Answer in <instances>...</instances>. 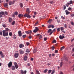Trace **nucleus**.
<instances>
[{"mask_svg": "<svg viewBox=\"0 0 74 74\" xmlns=\"http://www.w3.org/2000/svg\"><path fill=\"white\" fill-rule=\"evenodd\" d=\"M26 14H25L24 15V17L27 18H31V16L29 15V13L30 12V9L29 8H27L26 11Z\"/></svg>", "mask_w": 74, "mask_h": 74, "instance_id": "1", "label": "nucleus"}, {"mask_svg": "<svg viewBox=\"0 0 74 74\" xmlns=\"http://www.w3.org/2000/svg\"><path fill=\"white\" fill-rule=\"evenodd\" d=\"M12 2L11 1H10L9 3V4L10 5H11V4H12Z\"/></svg>", "mask_w": 74, "mask_h": 74, "instance_id": "31", "label": "nucleus"}, {"mask_svg": "<svg viewBox=\"0 0 74 74\" xmlns=\"http://www.w3.org/2000/svg\"><path fill=\"white\" fill-rule=\"evenodd\" d=\"M63 49H64V46H63V47H61L60 50H61V51H62V50H63Z\"/></svg>", "mask_w": 74, "mask_h": 74, "instance_id": "29", "label": "nucleus"}, {"mask_svg": "<svg viewBox=\"0 0 74 74\" xmlns=\"http://www.w3.org/2000/svg\"><path fill=\"white\" fill-rule=\"evenodd\" d=\"M57 22H58V23H59V22H60V20H59L58 19L57 20Z\"/></svg>", "mask_w": 74, "mask_h": 74, "instance_id": "61", "label": "nucleus"}, {"mask_svg": "<svg viewBox=\"0 0 74 74\" xmlns=\"http://www.w3.org/2000/svg\"><path fill=\"white\" fill-rule=\"evenodd\" d=\"M56 40H53V43H56Z\"/></svg>", "mask_w": 74, "mask_h": 74, "instance_id": "49", "label": "nucleus"}, {"mask_svg": "<svg viewBox=\"0 0 74 74\" xmlns=\"http://www.w3.org/2000/svg\"><path fill=\"white\" fill-rule=\"evenodd\" d=\"M64 27L65 28H67V25L66 24H64Z\"/></svg>", "mask_w": 74, "mask_h": 74, "instance_id": "45", "label": "nucleus"}, {"mask_svg": "<svg viewBox=\"0 0 74 74\" xmlns=\"http://www.w3.org/2000/svg\"><path fill=\"white\" fill-rule=\"evenodd\" d=\"M0 14H1L2 15H5V14H4V12H0Z\"/></svg>", "mask_w": 74, "mask_h": 74, "instance_id": "15", "label": "nucleus"}, {"mask_svg": "<svg viewBox=\"0 0 74 74\" xmlns=\"http://www.w3.org/2000/svg\"><path fill=\"white\" fill-rule=\"evenodd\" d=\"M27 65L28 66H30V63H28L27 64Z\"/></svg>", "mask_w": 74, "mask_h": 74, "instance_id": "56", "label": "nucleus"}, {"mask_svg": "<svg viewBox=\"0 0 74 74\" xmlns=\"http://www.w3.org/2000/svg\"><path fill=\"white\" fill-rule=\"evenodd\" d=\"M8 6V3H5L4 5V7H7V6Z\"/></svg>", "mask_w": 74, "mask_h": 74, "instance_id": "13", "label": "nucleus"}, {"mask_svg": "<svg viewBox=\"0 0 74 74\" xmlns=\"http://www.w3.org/2000/svg\"><path fill=\"white\" fill-rule=\"evenodd\" d=\"M12 18H10L9 19V22H12Z\"/></svg>", "mask_w": 74, "mask_h": 74, "instance_id": "22", "label": "nucleus"}, {"mask_svg": "<svg viewBox=\"0 0 74 74\" xmlns=\"http://www.w3.org/2000/svg\"><path fill=\"white\" fill-rule=\"evenodd\" d=\"M66 8V5L64 6V10H65Z\"/></svg>", "mask_w": 74, "mask_h": 74, "instance_id": "50", "label": "nucleus"}, {"mask_svg": "<svg viewBox=\"0 0 74 74\" xmlns=\"http://www.w3.org/2000/svg\"><path fill=\"white\" fill-rule=\"evenodd\" d=\"M50 4H53V1H50Z\"/></svg>", "mask_w": 74, "mask_h": 74, "instance_id": "40", "label": "nucleus"}, {"mask_svg": "<svg viewBox=\"0 0 74 74\" xmlns=\"http://www.w3.org/2000/svg\"><path fill=\"white\" fill-rule=\"evenodd\" d=\"M33 52L34 53H36V52H37V48L35 49L33 51Z\"/></svg>", "mask_w": 74, "mask_h": 74, "instance_id": "16", "label": "nucleus"}, {"mask_svg": "<svg viewBox=\"0 0 74 74\" xmlns=\"http://www.w3.org/2000/svg\"><path fill=\"white\" fill-rule=\"evenodd\" d=\"M51 27L53 29L55 27V26H54V25H51Z\"/></svg>", "mask_w": 74, "mask_h": 74, "instance_id": "52", "label": "nucleus"}, {"mask_svg": "<svg viewBox=\"0 0 74 74\" xmlns=\"http://www.w3.org/2000/svg\"><path fill=\"white\" fill-rule=\"evenodd\" d=\"M52 21V19H49L48 21V23H50Z\"/></svg>", "mask_w": 74, "mask_h": 74, "instance_id": "17", "label": "nucleus"}, {"mask_svg": "<svg viewBox=\"0 0 74 74\" xmlns=\"http://www.w3.org/2000/svg\"><path fill=\"white\" fill-rule=\"evenodd\" d=\"M72 10V9H71V8L69 7L68 8V10H69V11L70 10Z\"/></svg>", "mask_w": 74, "mask_h": 74, "instance_id": "44", "label": "nucleus"}, {"mask_svg": "<svg viewBox=\"0 0 74 74\" xmlns=\"http://www.w3.org/2000/svg\"><path fill=\"white\" fill-rule=\"evenodd\" d=\"M26 44H27V46H28V45H29L30 44V43L29 42H27L26 43Z\"/></svg>", "mask_w": 74, "mask_h": 74, "instance_id": "43", "label": "nucleus"}, {"mask_svg": "<svg viewBox=\"0 0 74 74\" xmlns=\"http://www.w3.org/2000/svg\"><path fill=\"white\" fill-rule=\"evenodd\" d=\"M27 56H25L24 57V60H27Z\"/></svg>", "mask_w": 74, "mask_h": 74, "instance_id": "19", "label": "nucleus"}, {"mask_svg": "<svg viewBox=\"0 0 74 74\" xmlns=\"http://www.w3.org/2000/svg\"><path fill=\"white\" fill-rule=\"evenodd\" d=\"M19 56V53H16L14 54V57L15 58H17Z\"/></svg>", "mask_w": 74, "mask_h": 74, "instance_id": "5", "label": "nucleus"}, {"mask_svg": "<svg viewBox=\"0 0 74 74\" xmlns=\"http://www.w3.org/2000/svg\"><path fill=\"white\" fill-rule=\"evenodd\" d=\"M65 12L66 13V15H69V14H70V12L68 11V10H65Z\"/></svg>", "mask_w": 74, "mask_h": 74, "instance_id": "11", "label": "nucleus"}, {"mask_svg": "<svg viewBox=\"0 0 74 74\" xmlns=\"http://www.w3.org/2000/svg\"><path fill=\"white\" fill-rule=\"evenodd\" d=\"M21 74H25L24 73V71L23 70H21L20 71Z\"/></svg>", "mask_w": 74, "mask_h": 74, "instance_id": "18", "label": "nucleus"}, {"mask_svg": "<svg viewBox=\"0 0 74 74\" xmlns=\"http://www.w3.org/2000/svg\"><path fill=\"white\" fill-rule=\"evenodd\" d=\"M26 52H28V53H29L30 52V51H29V50L28 49H27V50H26Z\"/></svg>", "mask_w": 74, "mask_h": 74, "instance_id": "33", "label": "nucleus"}, {"mask_svg": "<svg viewBox=\"0 0 74 74\" xmlns=\"http://www.w3.org/2000/svg\"><path fill=\"white\" fill-rule=\"evenodd\" d=\"M61 18L63 19H65V18L63 17V16H61Z\"/></svg>", "mask_w": 74, "mask_h": 74, "instance_id": "48", "label": "nucleus"}, {"mask_svg": "<svg viewBox=\"0 0 74 74\" xmlns=\"http://www.w3.org/2000/svg\"><path fill=\"white\" fill-rule=\"evenodd\" d=\"M38 23V21H37V22L35 23V25H37Z\"/></svg>", "mask_w": 74, "mask_h": 74, "instance_id": "64", "label": "nucleus"}, {"mask_svg": "<svg viewBox=\"0 0 74 74\" xmlns=\"http://www.w3.org/2000/svg\"><path fill=\"white\" fill-rule=\"evenodd\" d=\"M23 38H25L26 37V35H24L22 36Z\"/></svg>", "mask_w": 74, "mask_h": 74, "instance_id": "30", "label": "nucleus"}, {"mask_svg": "<svg viewBox=\"0 0 74 74\" xmlns=\"http://www.w3.org/2000/svg\"><path fill=\"white\" fill-rule=\"evenodd\" d=\"M12 62H10L8 64L9 67H11L12 66Z\"/></svg>", "mask_w": 74, "mask_h": 74, "instance_id": "6", "label": "nucleus"}, {"mask_svg": "<svg viewBox=\"0 0 74 74\" xmlns=\"http://www.w3.org/2000/svg\"><path fill=\"white\" fill-rule=\"evenodd\" d=\"M57 31L58 32H60V28L59 27L57 29Z\"/></svg>", "mask_w": 74, "mask_h": 74, "instance_id": "47", "label": "nucleus"}, {"mask_svg": "<svg viewBox=\"0 0 74 74\" xmlns=\"http://www.w3.org/2000/svg\"><path fill=\"white\" fill-rule=\"evenodd\" d=\"M14 14L16 15H18V12H15Z\"/></svg>", "mask_w": 74, "mask_h": 74, "instance_id": "41", "label": "nucleus"}, {"mask_svg": "<svg viewBox=\"0 0 74 74\" xmlns=\"http://www.w3.org/2000/svg\"><path fill=\"white\" fill-rule=\"evenodd\" d=\"M22 16H23V15H22V14H19L18 15V16L19 18H20V17H22Z\"/></svg>", "mask_w": 74, "mask_h": 74, "instance_id": "25", "label": "nucleus"}, {"mask_svg": "<svg viewBox=\"0 0 74 74\" xmlns=\"http://www.w3.org/2000/svg\"><path fill=\"white\" fill-rule=\"evenodd\" d=\"M14 64L15 65V67L16 69H17L18 68V64L16 62H14Z\"/></svg>", "mask_w": 74, "mask_h": 74, "instance_id": "7", "label": "nucleus"}, {"mask_svg": "<svg viewBox=\"0 0 74 74\" xmlns=\"http://www.w3.org/2000/svg\"><path fill=\"white\" fill-rule=\"evenodd\" d=\"M19 47L20 48H23V47H24V45L22 44H20L19 45Z\"/></svg>", "mask_w": 74, "mask_h": 74, "instance_id": "10", "label": "nucleus"}, {"mask_svg": "<svg viewBox=\"0 0 74 74\" xmlns=\"http://www.w3.org/2000/svg\"><path fill=\"white\" fill-rule=\"evenodd\" d=\"M20 7H21V8H22V7H23V4L22 3H20Z\"/></svg>", "mask_w": 74, "mask_h": 74, "instance_id": "20", "label": "nucleus"}, {"mask_svg": "<svg viewBox=\"0 0 74 74\" xmlns=\"http://www.w3.org/2000/svg\"><path fill=\"white\" fill-rule=\"evenodd\" d=\"M44 41H47V38H45L44 39Z\"/></svg>", "mask_w": 74, "mask_h": 74, "instance_id": "51", "label": "nucleus"}, {"mask_svg": "<svg viewBox=\"0 0 74 74\" xmlns=\"http://www.w3.org/2000/svg\"><path fill=\"white\" fill-rule=\"evenodd\" d=\"M52 33H53V32L52 31L51 32H50V33L49 34V35H51V34H52Z\"/></svg>", "mask_w": 74, "mask_h": 74, "instance_id": "60", "label": "nucleus"}, {"mask_svg": "<svg viewBox=\"0 0 74 74\" xmlns=\"http://www.w3.org/2000/svg\"><path fill=\"white\" fill-rule=\"evenodd\" d=\"M26 73H27V71H24V74H26Z\"/></svg>", "mask_w": 74, "mask_h": 74, "instance_id": "63", "label": "nucleus"}, {"mask_svg": "<svg viewBox=\"0 0 74 74\" xmlns=\"http://www.w3.org/2000/svg\"><path fill=\"white\" fill-rule=\"evenodd\" d=\"M0 34L1 36H3L2 32L1 31V32H0Z\"/></svg>", "mask_w": 74, "mask_h": 74, "instance_id": "54", "label": "nucleus"}, {"mask_svg": "<svg viewBox=\"0 0 74 74\" xmlns=\"http://www.w3.org/2000/svg\"><path fill=\"white\" fill-rule=\"evenodd\" d=\"M25 33H26L27 34H29V32L28 31H25Z\"/></svg>", "mask_w": 74, "mask_h": 74, "instance_id": "36", "label": "nucleus"}, {"mask_svg": "<svg viewBox=\"0 0 74 74\" xmlns=\"http://www.w3.org/2000/svg\"><path fill=\"white\" fill-rule=\"evenodd\" d=\"M51 25H49L48 26V29H49V28H51Z\"/></svg>", "mask_w": 74, "mask_h": 74, "instance_id": "38", "label": "nucleus"}, {"mask_svg": "<svg viewBox=\"0 0 74 74\" xmlns=\"http://www.w3.org/2000/svg\"><path fill=\"white\" fill-rule=\"evenodd\" d=\"M19 52L20 54H23V53H24V51H23L22 50H20Z\"/></svg>", "mask_w": 74, "mask_h": 74, "instance_id": "12", "label": "nucleus"}, {"mask_svg": "<svg viewBox=\"0 0 74 74\" xmlns=\"http://www.w3.org/2000/svg\"><path fill=\"white\" fill-rule=\"evenodd\" d=\"M1 55V58H4V55L3 54Z\"/></svg>", "mask_w": 74, "mask_h": 74, "instance_id": "39", "label": "nucleus"}, {"mask_svg": "<svg viewBox=\"0 0 74 74\" xmlns=\"http://www.w3.org/2000/svg\"><path fill=\"white\" fill-rule=\"evenodd\" d=\"M14 3H15V1H13L12 3V4H14Z\"/></svg>", "mask_w": 74, "mask_h": 74, "instance_id": "57", "label": "nucleus"}, {"mask_svg": "<svg viewBox=\"0 0 74 74\" xmlns=\"http://www.w3.org/2000/svg\"><path fill=\"white\" fill-rule=\"evenodd\" d=\"M38 31V28L37 27H36L35 29L33 32L34 33H36Z\"/></svg>", "mask_w": 74, "mask_h": 74, "instance_id": "4", "label": "nucleus"}, {"mask_svg": "<svg viewBox=\"0 0 74 74\" xmlns=\"http://www.w3.org/2000/svg\"><path fill=\"white\" fill-rule=\"evenodd\" d=\"M54 48H55V47H54L53 46L52 47L51 49L52 51H53L54 50Z\"/></svg>", "mask_w": 74, "mask_h": 74, "instance_id": "34", "label": "nucleus"}, {"mask_svg": "<svg viewBox=\"0 0 74 74\" xmlns=\"http://www.w3.org/2000/svg\"><path fill=\"white\" fill-rule=\"evenodd\" d=\"M32 38V36H29V37H28V38L29 39H31V38Z\"/></svg>", "mask_w": 74, "mask_h": 74, "instance_id": "58", "label": "nucleus"}, {"mask_svg": "<svg viewBox=\"0 0 74 74\" xmlns=\"http://www.w3.org/2000/svg\"><path fill=\"white\" fill-rule=\"evenodd\" d=\"M9 35L10 36H12V33L11 32H10L9 33Z\"/></svg>", "mask_w": 74, "mask_h": 74, "instance_id": "26", "label": "nucleus"}, {"mask_svg": "<svg viewBox=\"0 0 74 74\" xmlns=\"http://www.w3.org/2000/svg\"><path fill=\"white\" fill-rule=\"evenodd\" d=\"M3 52H2V51H0V55H2Z\"/></svg>", "mask_w": 74, "mask_h": 74, "instance_id": "55", "label": "nucleus"}, {"mask_svg": "<svg viewBox=\"0 0 74 74\" xmlns=\"http://www.w3.org/2000/svg\"><path fill=\"white\" fill-rule=\"evenodd\" d=\"M63 65V62H61L60 63V67H62Z\"/></svg>", "mask_w": 74, "mask_h": 74, "instance_id": "37", "label": "nucleus"}, {"mask_svg": "<svg viewBox=\"0 0 74 74\" xmlns=\"http://www.w3.org/2000/svg\"><path fill=\"white\" fill-rule=\"evenodd\" d=\"M3 36L4 37L8 36V32H6L5 31H3Z\"/></svg>", "mask_w": 74, "mask_h": 74, "instance_id": "2", "label": "nucleus"}, {"mask_svg": "<svg viewBox=\"0 0 74 74\" xmlns=\"http://www.w3.org/2000/svg\"><path fill=\"white\" fill-rule=\"evenodd\" d=\"M28 32H29V33H32V30H29L28 31Z\"/></svg>", "mask_w": 74, "mask_h": 74, "instance_id": "53", "label": "nucleus"}, {"mask_svg": "<svg viewBox=\"0 0 74 74\" xmlns=\"http://www.w3.org/2000/svg\"><path fill=\"white\" fill-rule=\"evenodd\" d=\"M3 31H5L6 32H8V31H9V29L8 28H7L5 30H3Z\"/></svg>", "mask_w": 74, "mask_h": 74, "instance_id": "21", "label": "nucleus"}, {"mask_svg": "<svg viewBox=\"0 0 74 74\" xmlns=\"http://www.w3.org/2000/svg\"><path fill=\"white\" fill-rule=\"evenodd\" d=\"M51 31H52V29H49L48 30L47 32V33H50V32H51Z\"/></svg>", "mask_w": 74, "mask_h": 74, "instance_id": "24", "label": "nucleus"}, {"mask_svg": "<svg viewBox=\"0 0 74 74\" xmlns=\"http://www.w3.org/2000/svg\"><path fill=\"white\" fill-rule=\"evenodd\" d=\"M15 23V21H13L12 23V25H14Z\"/></svg>", "mask_w": 74, "mask_h": 74, "instance_id": "28", "label": "nucleus"}, {"mask_svg": "<svg viewBox=\"0 0 74 74\" xmlns=\"http://www.w3.org/2000/svg\"><path fill=\"white\" fill-rule=\"evenodd\" d=\"M59 38L61 40H62V39H63V38H64V36H61V35H60L59 36Z\"/></svg>", "mask_w": 74, "mask_h": 74, "instance_id": "9", "label": "nucleus"}, {"mask_svg": "<svg viewBox=\"0 0 74 74\" xmlns=\"http://www.w3.org/2000/svg\"><path fill=\"white\" fill-rule=\"evenodd\" d=\"M52 71V70H49L48 73V74H50L51 73V72Z\"/></svg>", "mask_w": 74, "mask_h": 74, "instance_id": "23", "label": "nucleus"}, {"mask_svg": "<svg viewBox=\"0 0 74 74\" xmlns=\"http://www.w3.org/2000/svg\"><path fill=\"white\" fill-rule=\"evenodd\" d=\"M18 33L19 37H21L22 36V32L21 31H19L18 32Z\"/></svg>", "mask_w": 74, "mask_h": 74, "instance_id": "8", "label": "nucleus"}, {"mask_svg": "<svg viewBox=\"0 0 74 74\" xmlns=\"http://www.w3.org/2000/svg\"><path fill=\"white\" fill-rule=\"evenodd\" d=\"M2 26L3 27H6V25H5V24H3Z\"/></svg>", "mask_w": 74, "mask_h": 74, "instance_id": "42", "label": "nucleus"}, {"mask_svg": "<svg viewBox=\"0 0 74 74\" xmlns=\"http://www.w3.org/2000/svg\"><path fill=\"white\" fill-rule=\"evenodd\" d=\"M5 14L6 15H8V12H5Z\"/></svg>", "mask_w": 74, "mask_h": 74, "instance_id": "46", "label": "nucleus"}, {"mask_svg": "<svg viewBox=\"0 0 74 74\" xmlns=\"http://www.w3.org/2000/svg\"><path fill=\"white\" fill-rule=\"evenodd\" d=\"M55 53H58V51L57 50H55Z\"/></svg>", "mask_w": 74, "mask_h": 74, "instance_id": "59", "label": "nucleus"}, {"mask_svg": "<svg viewBox=\"0 0 74 74\" xmlns=\"http://www.w3.org/2000/svg\"><path fill=\"white\" fill-rule=\"evenodd\" d=\"M60 30L61 31L63 30H64V27H60Z\"/></svg>", "mask_w": 74, "mask_h": 74, "instance_id": "27", "label": "nucleus"}, {"mask_svg": "<svg viewBox=\"0 0 74 74\" xmlns=\"http://www.w3.org/2000/svg\"><path fill=\"white\" fill-rule=\"evenodd\" d=\"M47 66H49L50 65V63H48L47 64Z\"/></svg>", "mask_w": 74, "mask_h": 74, "instance_id": "62", "label": "nucleus"}, {"mask_svg": "<svg viewBox=\"0 0 74 74\" xmlns=\"http://www.w3.org/2000/svg\"><path fill=\"white\" fill-rule=\"evenodd\" d=\"M73 3V1H69V3H67L66 4V6L68 7H69V5H70V4H71Z\"/></svg>", "mask_w": 74, "mask_h": 74, "instance_id": "3", "label": "nucleus"}, {"mask_svg": "<svg viewBox=\"0 0 74 74\" xmlns=\"http://www.w3.org/2000/svg\"><path fill=\"white\" fill-rule=\"evenodd\" d=\"M47 71H48V69H46L44 71V73H46Z\"/></svg>", "mask_w": 74, "mask_h": 74, "instance_id": "32", "label": "nucleus"}, {"mask_svg": "<svg viewBox=\"0 0 74 74\" xmlns=\"http://www.w3.org/2000/svg\"><path fill=\"white\" fill-rule=\"evenodd\" d=\"M12 70H15V68L14 66H13L12 67Z\"/></svg>", "mask_w": 74, "mask_h": 74, "instance_id": "14", "label": "nucleus"}, {"mask_svg": "<svg viewBox=\"0 0 74 74\" xmlns=\"http://www.w3.org/2000/svg\"><path fill=\"white\" fill-rule=\"evenodd\" d=\"M71 24L73 26H74V23L72 21L71 22Z\"/></svg>", "mask_w": 74, "mask_h": 74, "instance_id": "35", "label": "nucleus"}]
</instances>
